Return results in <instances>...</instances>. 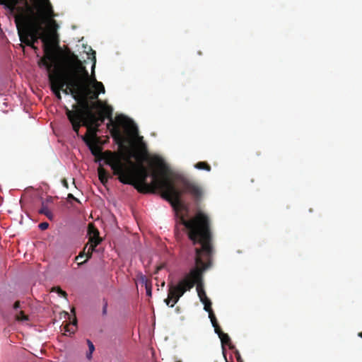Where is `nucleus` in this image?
Masks as SVG:
<instances>
[{
	"label": "nucleus",
	"mask_w": 362,
	"mask_h": 362,
	"mask_svg": "<svg viewBox=\"0 0 362 362\" xmlns=\"http://www.w3.org/2000/svg\"><path fill=\"white\" fill-rule=\"evenodd\" d=\"M179 221L187 229L188 238L192 243L195 267L185 274L176 285L169 286L165 303L172 308L185 292L190 291L194 286L201 302L209 299L204 288L203 274L210 266L209 259L213 252L211 221L206 214L199 211L189 220L181 215Z\"/></svg>",
	"instance_id": "f257e3e1"
},
{
	"label": "nucleus",
	"mask_w": 362,
	"mask_h": 362,
	"mask_svg": "<svg viewBox=\"0 0 362 362\" xmlns=\"http://www.w3.org/2000/svg\"><path fill=\"white\" fill-rule=\"evenodd\" d=\"M0 4L4 5L13 16L22 43L37 51L35 43L40 39L44 43L43 51L47 46L57 55V62L59 60L58 54L49 44L43 28L45 23L54 31L58 28L53 19L54 13L49 0H0Z\"/></svg>",
	"instance_id": "f03ea898"
},
{
	"label": "nucleus",
	"mask_w": 362,
	"mask_h": 362,
	"mask_svg": "<svg viewBox=\"0 0 362 362\" xmlns=\"http://www.w3.org/2000/svg\"><path fill=\"white\" fill-rule=\"evenodd\" d=\"M104 159L105 163L111 167L114 175H118L119 182L134 186L141 193L154 192L156 189L163 192V188L153 177L155 174L158 179H170V170L159 158L153 160V165L158 171L152 172L151 175L153 181L150 184L147 182V178L150 176L149 171L142 163L136 165L129 158L127 159V163H124L120 155L109 151L104 153Z\"/></svg>",
	"instance_id": "7ed1b4c3"
},
{
	"label": "nucleus",
	"mask_w": 362,
	"mask_h": 362,
	"mask_svg": "<svg viewBox=\"0 0 362 362\" xmlns=\"http://www.w3.org/2000/svg\"><path fill=\"white\" fill-rule=\"evenodd\" d=\"M157 183L163 188L162 197L169 202L173 208L177 212L181 209L187 210L182 201L183 194H189L196 202L202 200L204 195V190L198 183L189 180L188 178L179 175L176 177V181L180 189L176 187L175 183L170 179L160 180L157 175H153Z\"/></svg>",
	"instance_id": "20e7f679"
},
{
	"label": "nucleus",
	"mask_w": 362,
	"mask_h": 362,
	"mask_svg": "<svg viewBox=\"0 0 362 362\" xmlns=\"http://www.w3.org/2000/svg\"><path fill=\"white\" fill-rule=\"evenodd\" d=\"M61 76L66 81L61 90L66 95L71 94L74 98L79 97L78 92H81L83 86L90 81L88 71L74 53H71L67 59L66 69H61Z\"/></svg>",
	"instance_id": "39448f33"
},
{
	"label": "nucleus",
	"mask_w": 362,
	"mask_h": 362,
	"mask_svg": "<svg viewBox=\"0 0 362 362\" xmlns=\"http://www.w3.org/2000/svg\"><path fill=\"white\" fill-rule=\"evenodd\" d=\"M45 56L38 62L39 66H45L48 71V78L51 90L58 100L62 99L61 88L66 85V81L61 76V66L57 62V55L47 46L45 47Z\"/></svg>",
	"instance_id": "423d86ee"
},
{
	"label": "nucleus",
	"mask_w": 362,
	"mask_h": 362,
	"mask_svg": "<svg viewBox=\"0 0 362 362\" xmlns=\"http://www.w3.org/2000/svg\"><path fill=\"white\" fill-rule=\"evenodd\" d=\"M90 93V88L89 81L81 88V92H78V98H74L77 102L76 104L72 105L73 110L70 112H74V115L77 117L83 118L86 120V124L88 122L95 123L98 120L97 115L93 112V109L98 108L102 105V101L98 100L90 104L88 101V96Z\"/></svg>",
	"instance_id": "0eeeda50"
},
{
	"label": "nucleus",
	"mask_w": 362,
	"mask_h": 362,
	"mask_svg": "<svg viewBox=\"0 0 362 362\" xmlns=\"http://www.w3.org/2000/svg\"><path fill=\"white\" fill-rule=\"evenodd\" d=\"M97 109H100V112L105 116V118H107L110 120V122L107 124L108 129H110V132L112 137L116 141V142L122 145L124 139L121 133V131L119 127L113 122L112 120V108L109 105H104L103 103L99 106Z\"/></svg>",
	"instance_id": "6e6552de"
},
{
	"label": "nucleus",
	"mask_w": 362,
	"mask_h": 362,
	"mask_svg": "<svg viewBox=\"0 0 362 362\" xmlns=\"http://www.w3.org/2000/svg\"><path fill=\"white\" fill-rule=\"evenodd\" d=\"M88 234L89 235L88 246L87 251V259H90L95 247L102 242V238L99 235V230L93 223H89L88 226Z\"/></svg>",
	"instance_id": "1a4fd4ad"
},
{
	"label": "nucleus",
	"mask_w": 362,
	"mask_h": 362,
	"mask_svg": "<svg viewBox=\"0 0 362 362\" xmlns=\"http://www.w3.org/2000/svg\"><path fill=\"white\" fill-rule=\"evenodd\" d=\"M83 141L89 148L91 153L96 158L97 160L103 158L102 147L99 145V139L93 138L91 133H87L82 137Z\"/></svg>",
	"instance_id": "9d476101"
},
{
	"label": "nucleus",
	"mask_w": 362,
	"mask_h": 362,
	"mask_svg": "<svg viewBox=\"0 0 362 362\" xmlns=\"http://www.w3.org/2000/svg\"><path fill=\"white\" fill-rule=\"evenodd\" d=\"M66 115L72 124L73 130L76 133L77 135L79 134V129L81 125L86 127L88 129V123L85 124L86 120L83 118L77 117L74 115V112H70V110L65 107Z\"/></svg>",
	"instance_id": "9b49d317"
},
{
	"label": "nucleus",
	"mask_w": 362,
	"mask_h": 362,
	"mask_svg": "<svg viewBox=\"0 0 362 362\" xmlns=\"http://www.w3.org/2000/svg\"><path fill=\"white\" fill-rule=\"evenodd\" d=\"M118 122L124 128L127 134L132 137H137L138 136V128L133 121L127 119L124 117H118Z\"/></svg>",
	"instance_id": "f8f14e48"
},
{
	"label": "nucleus",
	"mask_w": 362,
	"mask_h": 362,
	"mask_svg": "<svg viewBox=\"0 0 362 362\" xmlns=\"http://www.w3.org/2000/svg\"><path fill=\"white\" fill-rule=\"evenodd\" d=\"M97 117L98 120L95 123L88 122V130H87V133H91L93 138H96L98 128L100 126L99 122L103 123L105 119V116L100 112Z\"/></svg>",
	"instance_id": "ddd939ff"
},
{
	"label": "nucleus",
	"mask_w": 362,
	"mask_h": 362,
	"mask_svg": "<svg viewBox=\"0 0 362 362\" xmlns=\"http://www.w3.org/2000/svg\"><path fill=\"white\" fill-rule=\"evenodd\" d=\"M98 173L100 181L105 185L109 178L108 173L101 165H100L98 168Z\"/></svg>",
	"instance_id": "4468645a"
},
{
	"label": "nucleus",
	"mask_w": 362,
	"mask_h": 362,
	"mask_svg": "<svg viewBox=\"0 0 362 362\" xmlns=\"http://www.w3.org/2000/svg\"><path fill=\"white\" fill-rule=\"evenodd\" d=\"M90 80H93V88L94 89L93 91L99 92L100 93H105V87L102 82L96 81L95 78L93 76V79L90 78ZM90 83V81H89V83Z\"/></svg>",
	"instance_id": "2eb2a0df"
},
{
	"label": "nucleus",
	"mask_w": 362,
	"mask_h": 362,
	"mask_svg": "<svg viewBox=\"0 0 362 362\" xmlns=\"http://www.w3.org/2000/svg\"><path fill=\"white\" fill-rule=\"evenodd\" d=\"M204 304V309L209 313V317L210 320L216 317L214 311L211 308V302L210 299H207L206 301L204 300L202 302Z\"/></svg>",
	"instance_id": "dca6fc26"
},
{
	"label": "nucleus",
	"mask_w": 362,
	"mask_h": 362,
	"mask_svg": "<svg viewBox=\"0 0 362 362\" xmlns=\"http://www.w3.org/2000/svg\"><path fill=\"white\" fill-rule=\"evenodd\" d=\"M219 338H220L223 345L228 346L230 349H235V346L232 344L230 338L228 335V334H226V333L221 334V337H219Z\"/></svg>",
	"instance_id": "f3484780"
},
{
	"label": "nucleus",
	"mask_w": 362,
	"mask_h": 362,
	"mask_svg": "<svg viewBox=\"0 0 362 362\" xmlns=\"http://www.w3.org/2000/svg\"><path fill=\"white\" fill-rule=\"evenodd\" d=\"M52 202V197H49L46 199V201H42V202L41 208L39 209L38 213L40 214H43L46 211H49V209L48 208L47 203L48 202Z\"/></svg>",
	"instance_id": "a211bd4d"
},
{
	"label": "nucleus",
	"mask_w": 362,
	"mask_h": 362,
	"mask_svg": "<svg viewBox=\"0 0 362 362\" xmlns=\"http://www.w3.org/2000/svg\"><path fill=\"white\" fill-rule=\"evenodd\" d=\"M194 167L197 168V169H199V170H204L206 171H208L209 172L211 169L210 165L205 162V161H199L198 163H197L194 165Z\"/></svg>",
	"instance_id": "6ab92c4d"
},
{
	"label": "nucleus",
	"mask_w": 362,
	"mask_h": 362,
	"mask_svg": "<svg viewBox=\"0 0 362 362\" xmlns=\"http://www.w3.org/2000/svg\"><path fill=\"white\" fill-rule=\"evenodd\" d=\"M76 323H77L76 318L74 317V320L71 323L66 324L64 326L65 332H68L69 333H74L76 329Z\"/></svg>",
	"instance_id": "aec40b11"
},
{
	"label": "nucleus",
	"mask_w": 362,
	"mask_h": 362,
	"mask_svg": "<svg viewBox=\"0 0 362 362\" xmlns=\"http://www.w3.org/2000/svg\"><path fill=\"white\" fill-rule=\"evenodd\" d=\"M88 244L84 247L83 248V250L82 252H81L79 253V255L78 256H76L75 257V260L77 261V260H81V258L83 257L85 255L87 257V251H88ZM88 259L86 258V259L82 262H79L78 264L80 266V265H82L83 264H84Z\"/></svg>",
	"instance_id": "412c9836"
},
{
	"label": "nucleus",
	"mask_w": 362,
	"mask_h": 362,
	"mask_svg": "<svg viewBox=\"0 0 362 362\" xmlns=\"http://www.w3.org/2000/svg\"><path fill=\"white\" fill-rule=\"evenodd\" d=\"M211 322L213 327H214L215 332L218 335V337H221V334H223L224 332L218 325L216 317L211 319Z\"/></svg>",
	"instance_id": "4be33fe9"
},
{
	"label": "nucleus",
	"mask_w": 362,
	"mask_h": 362,
	"mask_svg": "<svg viewBox=\"0 0 362 362\" xmlns=\"http://www.w3.org/2000/svg\"><path fill=\"white\" fill-rule=\"evenodd\" d=\"M16 320L18 321H27L28 320V316L24 313L23 310L16 312L15 314Z\"/></svg>",
	"instance_id": "5701e85b"
},
{
	"label": "nucleus",
	"mask_w": 362,
	"mask_h": 362,
	"mask_svg": "<svg viewBox=\"0 0 362 362\" xmlns=\"http://www.w3.org/2000/svg\"><path fill=\"white\" fill-rule=\"evenodd\" d=\"M99 92L92 91L90 90V93L89 94L88 99L92 100H98Z\"/></svg>",
	"instance_id": "b1692460"
},
{
	"label": "nucleus",
	"mask_w": 362,
	"mask_h": 362,
	"mask_svg": "<svg viewBox=\"0 0 362 362\" xmlns=\"http://www.w3.org/2000/svg\"><path fill=\"white\" fill-rule=\"evenodd\" d=\"M53 291H56L57 293L61 296H63L64 298L67 297V293L59 287L54 288Z\"/></svg>",
	"instance_id": "393cba45"
},
{
	"label": "nucleus",
	"mask_w": 362,
	"mask_h": 362,
	"mask_svg": "<svg viewBox=\"0 0 362 362\" xmlns=\"http://www.w3.org/2000/svg\"><path fill=\"white\" fill-rule=\"evenodd\" d=\"M146 295L149 297L152 295V285L151 282L150 284H146Z\"/></svg>",
	"instance_id": "a878e982"
},
{
	"label": "nucleus",
	"mask_w": 362,
	"mask_h": 362,
	"mask_svg": "<svg viewBox=\"0 0 362 362\" xmlns=\"http://www.w3.org/2000/svg\"><path fill=\"white\" fill-rule=\"evenodd\" d=\"M139 281L146 285V284H150L151 281H149L147 277L144 275L141 274L139 276Z\"/></svg>",
	"instance_id": "bb28decb"
},
{
	"label": "nucleus",
	"mask_w": 362,
	"mask_h": 362,
	"mask_svg": "<svg viewBox=\"0 0 362 362\" xmlns=\"http://www.w3.org/2000/svg\"><path fill=\"white\" fill-rule=\"evenodd\" d=\"M87 344H88V346L89 351H90V353H93L94 351V350H95V346H94L93 344L89 339H87Z\"/></svg>",
	"instance_id": "cd10ccee"
},
{
	"label": "nucleus",
	"mask_w": 362,
	"mask_h": 362,
	"mask_svg": "<svg viewBox=\"0 0 362 362\" xmlns=\"http://www.w3.org/2000/svg\"><path fill=\"white\" fill-rule=\"evenodd\" d=\"M43 215L46 216L47 218L50 221H52L54 218V215L50 210L46 211L45 214H43Z\"/></svg>",
	"instance_id": "c85d7f7f"
},
{
	"label": "nucleus",
	"mask_w": 362,
	"mask_h": 362,
	"mask_svg": "<svg viewBox=\"0 0 362 362\" xmlns=\"http://www.w3.org/2000/svg\"><path fill=\"white\" fill-rule=\"evenodd\" d=\"M43 215L46 216L47 218L50 221H52L54 218V215L50 210L46 211L45 214H43Z\"/></svg>",
	"instance_id": "c756f323"
},
{
	"label": "nucleus",
	"mask_w": 362,
	"mask_h": 362,
	"mask_svg": "<svg viewBox=\"0 0 362 362\" xmlns=\"http://www.w3.org/2000/svg\"><path fill=\"white\" fill-rule=\"evenodd\" d=\"M39 228L42 230H46L49 227V223L47 222H42L39 224Z\"/></svg>",
	"instance_id": "7c9ffc66"
},
{
	"label": "nucleus",
	"mask_w": 362,
	"mask_h": 362,
	"mask_svg": "<svg viewBox=\"0 0 362 362\" xmlns=\"http://www.w3.org/2000/svg\"><path fill=\"white\" fill-rule=\"evenodd\" d=\"M234 354H235V356L237 362L243 360L238 350H235Z\"/></svg>",
	"instance_id": "2f4dec72"
},
{
	"label": "nucleus",
	"mask_w": 362,
	"mask_h": 362,
	"mask_svg": "<svg viewBox=\"0 0 362 362\" xmlns=\"http://www.w3.org/2000/svg\"><path fill=\"white\" fill-rule=\"evenodd\" d=\"M21 307V303L19 301H16L13 304V309L17 310L18 308H19Z\"/></svg>",
	"instance_id": "473e14b6"
},
{
	"label": "nucleus",
	"mask_w": 362,
	"mask_h": 362,
	"mask_svg": "<svg viewBox=\"0 0 362 362\" xmlns=\"http://www.w3.org/2000/svg\"><path fill=\"white\" fill-rule=\"evenodd\" d=\"M68 198L69 199H73V200H74V201H76L77 202H79V200L77 198H76L72 194H68Z\"/></svg>",
	"instance_id": "72a5a7b5"
},
{
	"label": "nucleus",
	"mask_w": 362,
	"mask_h": 362,
	"mask_svg": "<svg viewBox=\"0 0 362 362\" xmlns=\"http://www.w3.org/2000/svg\"><path fill=\"white\" fill-rule=\"evenodd\" d=\"M164 267V264H160L156 267V269L155 271V274L158 273L160 270H161Z\"/></svg>",
	"instance_id": "f704fd0d"
},
{
	"label": "nucleus",
	"mask_w": 362,
	"mask_h": 362,
	"mask_svg": "<svg viewBox=\"0 0 362 362\" xmlns=\"http://www.w3.org/2000/svg\"><path fill=\"white\" fill-rule=\"evenodd\" d=\"M62 184H63L64 187H65L66 188H69V184L66 179L62 180Z\"/></svg>",
	"instance_id": "c9c22d12"
},
{
	"label": "nucleus",
	"mask_w": 362,
	"mask_h": 362,
	"mask_svg": "<svg viewBox=\"0 0 362 362\" xmlns=\"http://www.w3.org/2000/svg\"><path fill=\"white\" fill-rule=\"evenodd\" d=\"M107 303L104 305L103 306V315H105L106 313H107Z\"/></svg>",
	"instance_id": "e433bc0d"
},
{
	"label": "nucleus",
	"mask_w": 362,
	"mask_h": 362,
	"mask_svg": "<svg viewBox=\"0 0 362 362\" xmlns=\"http://www.w3.org/2000/svg\"><path fill=\"white\" fill-rule=\"evenodd\" d=\"M92 354H93V353H90V351H88V353H87V354H86V357H87V358H88V359H89V360H90V359H91V358H92Z\"/></svg>",
	"instance_id": "4c0bfd02"
},
{
	"label": "nucleus",
	"mask_w": 362,
	"mask_h": 362,
	"mask_svg": "<svg viewBox=\"0 0 362 362\" xmlns=\"http://www.w3.org/2000/svg\"><path fill=\"white\" fill-rule=\"evenodd\" d=\"M358 336L362 338V332H358Z\"/></svg>",
	"instance_id": "58836bf2"
},
{
	"label": "nucleus",
	"mask_w": 362,
	"mask_h": 362,
	"mask_svg": "<svg viewBox=\"0 0 362 362\" xmlns=\"http://www.w3.org/2000/svg\"><path fill=\"white\" fill-rule=\"evenodd\" d=\"M95 61L94 62V63L93 64V67H92L93 69L95 68Z\"/></svg>",
	"instance_id": "ea45409f"
},
{
	"label": "nucleus",
	"mask_w": 362,
	"mask_h": 362,
	"mask_svg": "<svg viewBox=\"0 0 362 362\" xmlns=\"http://www.w3.org/2000/svg\"><path fill=\"white\" fill-rule=\"evenodd\" d=\"M238 362H243V360H242V361H238Z\"/></svg>",
	"instance_id": "a19ab883"
},
{
	"label": "nucleus",
	"mask_w": 362,
	"mask_h": 362,
	"mask_svg": "<svg viewBox=\"0 0 362 362\" xmlns=\"http://www.w3.org/2000/svg\"><path fill=\"white\" fill-rule=\"evenodd\" d=\"M176 362H182V361H176Z\"/></svg>",
	"instance_id": "79ce46f5"
}]
</instances>
